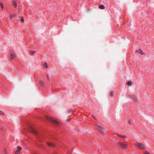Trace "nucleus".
Here are the masks:
<instances>
[{
  "label": "nucleus",
  "instance_id": "1",
  "mask_svg": "<svg viewBox=\"0 0 154 154\" xmlns=\"http://www.w3.org/2000/svg\"><path fill=\"white\" fill-rule=\"evenodd\" d=\"M117 146L123 149H125L128 148L127 145L120 142L117 143Z\"/></svg>",
  "mask_w": 154,
  "mask_h": 154
},
{
  "label": "nucleus",
  "instance_id": "2",
  "mask_svg": "<svg viewBox=\"0 0 154 154\" xmlns=\"http://www.w3.org/2000/svg\"><path fill=\"white\" fill-rule=\"evenodd\" d=\"M96 126L98 127V128H96V129L98 131L100 132L103 134L105 133L104 129L103 127L97 124L96 125Z\"/></svg>",
  "mask_w": 154,
  "mask_h": 154
},
{
  "label": "nucleus",
  "instance_id": "3",
  "mask_svg": "<svg viewBox=\"0 0 154 154\" xmlns=\"http://www.w3.org/2000/svg\"><path fill=\"white\" fill-rule=\"evenodd\" d=\"M47 119H49L50 122H52L55 125H59V123L57 122L56 120H55L54 119H53V118L48 117L47 118Z\"/></svg>",
  "mask_w": 154,
  "mask_h": 154
},
{
  "label": "nucleus",
  "instance_id": "4",
  "mask_svg": "<svg viewBox=\"0 0 154 154\" xmlns=\"http://www.w3.org/2000/svg\"><path fill=\"white\" fill-rule=\"evenodd\" d=\"M135 145L136 146H138L139 148L141 149H144V146L143 144L141 143H135Z\"/></svg>",
  "mask_w": 154,
  "mask_h": 154
},
{
  "label": "nucleus",
  "instance_id": "5",
  "mask_svg": "<svg viewBox=\"0 0 154 154\" xmlns=\"http://www.w3.org/2000/svg\"><path fill=\"white\" fill-rule=\"evenodd\" d=\"M29 132H31L32 133L35 134H36L37 133V131L34 128H33L29 125Z\"/></svg>",
  "mask_w": 154,
  "mask_h": 154
},
{
  "label": "nucleus",
  "instance_id": "6",
  "mask_svg": "<svg viewBox=\"0 0 154 154\" xmlns=\"http://www.w3.org/2000/svg\"><path fill=\"white\" fill-rule=\"evenodd\" d=\"M10 59L12 60L14 58L16 57L15 53L13 51H11L10 52Z\"/></svg>",
  "mask_w": 154,
  "mask_h": 154
},
{
  "label": "nucleus",
  "instance_id": "7",
  "mask_svg": "<svg viewBox=\"0 0 154 154\" xmlns=\"http://www.w3.org/2000/svg\"><path fill=\"white\" fill-rule=\"evenodd\" d=\"M47 143L48 145L49 146H54V147H55V145L51 143L47 142Z\"/></svg>",
  "mask_w": 154,
  "mask_h": 154
},
{
  "label": "nucleus",
  "instance_id": "8",
  "mask_svg": "<svg viewBox=\"0 0 154 154\" xmlns=\"http://www.w3.org/2000/svg\"><path fill=\"white\" fill-rule=\"evenodd\" d=\"M16 14H12V15H11L10 16H9V18L10 20L12 19L13 18L15 17L16 16Z\"/></svg>",
  "mask_w": 154,
  "mask_h": 154
},
{
  "label": "nucleus",
  "instance_id": "9",
  "mask_svg": "<svg viewBox=\"0 0 154 154\" xmlns=\"http://www.w3.org/2000/svg\"><path fill=\"white\" fill-rule=\"evenodd\" d=\"M12 4L16 8L17 7V4L15 1H12Z\"/></svg>",
  "mask_w": 154,
  "mask_h": 154
},
{
  "label": "nucleus",
  "instance_id": "10",
  "mask_svg": "<svg viewBox=\"0 0 154 154\" xmlns=\"http://www.w3.org/2000/svg\"><path fill=\"white\" fill-rule=\"evenodd\" d=\"M17 151L20 152V151L22 149V148L19 146H17Z\"/></svg>",
  "mask_w": 154,
  "mask_h": 154
},
{
  "label": "nucleus",
  "instance_id": "11",
  "mask_svg": "<svg viewBox=\"0 0 154 154\" xmlns=\"http://www.w3.org/2000/svg\"><path fill=\"white\" fill-rule=\"evenodd\" d=\"M118 135L119 136V137L121 138H125L126 137V136L125 135H122L119 134H118Z\"/></svg>",
  "mask_w": 154,
  "mask_h": 154
},
{
  "label": "nucleus",
  "instance_id": "12",
  "mask_svg": "<svg viewBox=\"0 0 154 154\" xmlns=\"http://www.w3.org/2000/svg\"><path fill=\"white\" fill-rule=\"evenodd\" d=\"M35 53V51H31L29 52V54L31 55H32L34 54Z\"/></svg>",
  "mask_w": 154,
  "mask_h": 154
},
{
  "label": "nucleus",
  "instance_id": "13",
  "mask_svg": "<svg viewBox=\"0 0 154 154\" xmlns=\"http://www.w3.org/2000/svg\"><path fill=\"white\" fill-rule=\"evenodd\" d=\"M99 8L101 9H103L104 8V6L103 5H101L99 6Z\"/></svg>",
  "mask_w": 154,
  "mask_h": 154
},
{
  "label": "nucleus",
  "instance_id": "14",
  "mask_svg": "<svg viewBox=\"0 0 154 154\" xmlns=\"http://www.w3.org/2000/svg\"><path fill=\"white\" fill-rule=\"evenodd\" d=\"M20 18L21 19L20 21L22 23H23L24 22V20L23 19V17H20Z\"/></svg>",
  "mask_w": 154,
  "mask_h": 154
},
{
  "label": "nucleus",
  "instance_id": "15",
  "mask_svg": "<svg viewBox=\"0 0 154 154\" xmlns=\"http://www.w3.org/2000/svg\"><path fill=\"white\" fill-rule=\"evenodd\" d=\"M40 85L41 86L43 87L44 86V83L42 81H40Z\"/></svg>",
  "mask_w": 154,
  "mask_h": 154
},
{
  "label": "nucleus",
  "instance_id": "16",
  "mask_svg": "<svg viewBox=\"0 0 154 154\" xmlns=\"http://www.w3.org/2000/svg\"><path fill=\"white\" fill-rule=\"evenodd\" d=\"M138 52L142 54H144V53H143L141 49H139V50Z\"/></svg>",
  "mask_w": 154,
  "mask_h": 154
},
{
  "label": "nucleus",
  "instance_id": "17",
  "mask_svg": "<svg viewBox=\"0 0 154 154\" xmlns=\"http://www.w3.org/2000/svg\"><path fill=\"white\" fill-rule=\"evenodd\" d=\"M4 152L5 154H8L5 148L4 149Z\"/></svg>",
  "mask_w": 154,
  "mask_h": 154
},
{
  "label": "nucleus",
  "instance_id": "18",
  "mask_svg": "<svg viewBox=\"0 0 154 154\" xmlns=\"http://www.w3.org/2000/svg\"><path fill=\"white\" fill-rule=\"evenodd\" d=\"M144 154H151L150 152L147 150L145 151L144 152Z\"/></svg>",
  "mask_w": 154,
  "mask_h": 154
},
{
  "label": "nucleus",
  "instance_id": "19",
  "mask_svg": "<svg viewBox=\"0 0 154 154\" xmlns=\"http://www.w3.org/2000/svg\"><path fill=\"white\" fill-rule=\"evenodd\" d=\"M131 83L130 81H128L127 82V84L128 85H131Z\"/></svg>",
  "mask_w": 154,
  "mask_h": 154
},
{
  "label": "nucleus",
  "instance_id": "20",
  "mask_svg": "<svg viewBox=\"0 0 154 154\" xmlns=\"http://www.w3.org/2000/svg\"><path fill=\"white\" fill-rule=\"evenodd\" d=\"M44 67H46V68H47L48 67V65H47V64H46V63H45L44 64Z\"/></svg>",
  "mask_w": 154,
  "mask_h": 154
},
{
  "label": "nucleus",
  "instance_id": "21",
  "mask_svg": "<svg viewBox=\"0 0 154 154\" xmlns=\"http://www.w3.org/2000/svg\"><path fill=\"white\" fill-rule=\"evenodd\" d=\"M0 5L1 6L2 8L3 9L4 8V6L2 3H0Z\"/></svg>",
  "mask_w": 154,
  "mask_h": 154
},
{
  "label": "nucleus",
  "instance_id": "22",
  "mask_svg": "<svg viewBox=\"0 0 154 154\" xmlns=\"http://www.w3.org/2000/svg\"><path fill=\"white\" fill-rule=\"evenodd\" d=\"M0 115H4V113L2 111H0Z\"/></svg>",
  "mask_w": 154,
  "mask_h": 154
},
{
  "label": "nucleus",
  "instance_id": "23",
  "mask_svg": "<svg viewBox=\"0 0 154 154\" xmlns=\"http://www.w3.org/2000/svg\"><path fill=\"white\" fill-rule=\"evenodd\" d=\"M15 154H20V152L16 151L15 152Z\"/></svg>",
  "mask_w": 154,
  "mask_h": 154
},
{
  "label": "nucleus",
  "instance_id": "24",
  "mask_svg": "<svg viewBox=\"0 0 154 154\" xmlns=\"http://www.w3.org/2000/svg\"><path fill=\"white\" fill-rule=\"evenodd\" d=\"M92 117L94 119L96 120H97V119H96V117H95L94 116L92 115Z\"/></svg>",
  "mask_w": 154,
  "mask_h": 154
},
{
  "label": "nucleus",
  "instance_id": "25",
  "mask_svg": "<svg viewBox=\"0 0 154 154\" xmlns=\"http://www.w3.org/2000/svg\"><path fill=\"white\" fill-rule=\"evenodd\" d=\"M114 93L113 91H111V93H110V95H112L113 94H114Z\"/></svg>",
  "mask_w": 154,
  "mask_h": 154
},
{
  "label": "nucleus",
  "instance_id": "26",
  "mask_svg": "<svg viewBox=\"0 0 154 154\" xmlns=\"http://www.w3.org/2000/svg\"><path fill=\"white\" fill-rule=\"evenodd\" d=\"M47 77L48 80H49V77L48 75H47Z\"/></svg>",
  "mask_w": 154,
  "mask_h": 154
},
{
  "label": "nucleus",
  "instance_id": "27",
  "mask_svg": "<svg viewBox=\"0 0 154 154\" xmlns=\"http://www.w3.org/2000/svg\"><path fill=\"white\" fill-rule=\"evenodd\" d=\"M20 21V19H18L17 20V21Z\"/></svg>",
  "mask_w": 154,
  "mask_h": 154
},
{
  "label": "nucleus",
  "instance_id": "28",
  "mask_svg": "<svg viewBox=\"0 0 154 154\" xmlns=\"http://www.w3.org/2000/svg\"><path fill=\"white\" fill-rule=\"evenodd\" d=\"M128 123L129 124H131L130 121H128Z\"/></svg>",
  "mask_w": 154,
  "mask_h": 154
}]
</instances>
